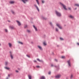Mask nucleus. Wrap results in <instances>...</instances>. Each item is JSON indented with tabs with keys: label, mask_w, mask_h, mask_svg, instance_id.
I'll use <instances>...</instances> for the list:
<instances>
[{
	"label": "nucleus",
	"mask_w": 79,
	"mask_h": 79,
	"mask_svg": "<svg viewBox=\"0 0 79 79\" xmlns=\"http://www.w3.org/2000/svg\"><path fill=\"white\" fill-rule=\"evenodd\" d=\"M5 69H7V70H9L10 69L9 67H5Z\"/></svg>",
	"instance_id": "ddd939ff"
},
{
	"label": "nucleus",
	"mask_w": 79,
	"mask_h": 79,
	"mask_svg": "<svg viewBox=\"0 0 79 79\" xmlns=\"http://www.w3.org/2000/svg\"><path fill=\"white\" fill-rule=\"evenodd\" d=\"M60 40H63V38H60Z\"/></svg>",
	"instance_id": "bb28decb"
},
{
	"label": "nucleus",
	"mask_w": 79,
	"mask_h": 79,
	"mask_svg": "<svg viewBox=\"0 0 79 79\" xmlns=\"http://www.w3.org/2000/svg\"><path fill=\"white\" fill-rule=\"evenodd\" d=\"M8 45L10 48H11V47H12V44L10 43H9L8 44Z\"/></svg>",
	"instance_id": "1a4fd4ad"
},
{
	"label": "nucleus",
	"mask_w": 79,
	"mask_h": 79,
	"mask_svg": "<svg viewBox=\"0 0 79 79\" xmlns=\"http://www.w3.org/2000/svg\"><path fill=\"white\" fill-rule=\"evenodd\" d=\"M61 58L63 59H64V58H65V57L64 56H61Z\"/></svg>",
	"instance_id": "a211bd4d"
},
{
	"label": "nucleus",
	"mask_w": 79,
	"mask_h": 79,
	"mask_svg": "<svg viewBox=\"0 0 79 79\" xmlns=\"http://www.w3.org/2000/svg\"><path fill=\"white\" fill-rule=\"evenodd\" d=\"M10 29H15V27H10Z\"/></svg>",
	"instance_id": "aec40b11"
},
{
	"label": "nucleus",
	"mask_w": 79,
	"mask_h": 79,
	"mask_svg": "<svg viewBox=\"0 0 79 79\" xmlns=\"http://www.w3.org/2000/svg\"><path fill=\"white\" fill-rule=\"evenodd\" d=\"M36 68H40V67H39V66H36Z\"/></svg>",
	"instance_id": "4c0bfd02"
},
{
	"label": "nucleus",
	"mask_w": 79,
	"mask_h": 79,
	"mask_svg": "<svg viewBox=\"0 0 79 79\" xmlns=\"http://www.w3.org/2000/svg\"><path fill=\"white\" fill-rule=\"evenodd\" d=\"M27 25H25L24 26V28H27Z\"/></svg>",
	"instance_id": "393cba45"
},
{
	"label": "nucleus",
	"mask_w": 79,
	"mask_h": 79,
	"mask_svg": "<svg viewBox=\"0 0 79 79\" xmlns=\"http://www.w3.org/2000/svg\"><path fill=\"white\" fill-rule=\"evenodd\" d=\"M15 72H16V73H18V70H16V71H15Z\"/></svg>",
	"instance_id": "c9c22d12"
},
{
	"label": "nucleus",
	"mask_w": 79,
	"mask_h": 79,
	"mask_svg": "<svg viewBox=\"0 0 79 79\" xmlns=\"http://www.w3.org/2000/svg\"><path fill=\"white\" fill-rule=\"evenodd\" d=\"M55 61H57V60L55 59Z\"/></svg>",
	"instance_id": "a19ab883"
},
{
	"label": "nucleus",
	"mask_w": 79,
	"mask_h": 79,
	"mask_svg": "<svg viewBox=\"0 0 79 79\" xmlns=\"http://www.w3.org/2000/svg\"><path fill=\"white\" fill-rule=\"evenodd\" d=\"M8 79V77H7L6 79Z\"/></svg>",
	"instance_id": "c03bdc74"
},
{
	"label": "nucleus",
	"mask_w": 79,
	"mask_h": 79,
	"mask_svg": "<svg viewBox=\"0 0 79 79\" xmlns=\"http://www.w3.org/2000/svg\"><path fill=\"white\" fill-rule=\"evenodd\" d=\"M56 26L60 28V29H62V27L60 26V25L59 24H57Z\"/></svg>",
	"instance_id": "423d86ee"
},
{
	"label": "nucleus",
	"mask_w": 79,
	"mask_h": 79,
	"mask_svg": "<svg viewBox=\"0 0 79 79\" xmlns=\"http://www.w3.org/2000/svg\"><path fill=\"white\" fill-rule=\"evenodd\" d=\"M43 44H44V45H47V44H46V42H44Z\"/></svg>",
	"instance_id": "4be33fe9"
},
{
	"label": "nucleus",
	"mask_w": 79,
	"mask_h": 79,
	"mask_svg": "<svg viewBox=\"0 0 79 79\" xmlns=\"http://www.w3.org/2000/svg\"><path fill=\"white\" fill-rule=\"evenodd\" d=\"M5 31L6 32H8V30H7L6 29H5Z\"/></svg>",
	"instance_id": "cd10ccee"
},
{
	"label": "nucleus",
	"mask_w": 79,
	"mask_h": 79,
	"mask_svg": "<svg viewBox=\"0 0 79 79\" xmlns=\"http://www.w3.org/2000/svg\"><path fill=\"white\" fill-rule=\"evenodd\" d=\"M34 62H35V63L37 62V61H36V60H34Z\"/></svg>",
	"instance_id": "58836bf2"
},
{
	"label": "nucleus",
	"mask_w": 79,
	"mask_h": 79,
	"mask_svg": "<svg viewBox=\"0 0 79 79\" xmlns=\"http://www.w3.org/2000/svg\"><path fill=\"white\" fill-rule=\"evenodd\" d=\"M60 77H61L60 75H57L55 77L56 79H59L60 78Z\"/></svg>",
	"instance_id": "20e7f679"
},
{
	"label": "nucleus",
	"mask_w": 79,
	"mask_h": 79,
	"mask_svg": "<svg viewBox=\"0 0 79 79\" xmlns=\"http://www.w3.org/2000/svg\"><path fill=\"white\" fill-rule=\"evenodd\" d=\"M16 21L18 24V26H21V23L18 21L17 20Z\"/></svg>",
	"instance_id": "0eeeda50"
},
{
	"label": "nucleus",
	"mask_w": 79,
	"mask_h": 79,
	"mask_svg": "<svg viewBox=\"0 0 79 79\" xmlns=\"http://www.w3.org/2000/svg\"><path fill=\"white\" fill-rule=\"evenodd\" d=\"M37 61H39L40 62L41 61V60H40L39 59H37Z\"/></svg>",
	"instance_id": "a878e982"
},
{
	"label": "nucleus",
	"mask_w": 79,
	"mask_h": 79,
	"mask_svg": "<svg viewBox=\"0 0 79 79\" xmlns=\"http://www.w3.org/2000/svg\"><path fill=\"white\" fill-rule=\"evenodd\" d=\"M8 62H6L5 63V65H7V64H8Z\"/></svg>",
	"instance_id": "b1692460"
},
{
	"label": "nucleus",
	"mask_w": 79,
	"mask_h": 79,
	"mask_svg": "<svg viewBox=\"0 0 79 79\" xmlns=\"http://www.w3.org/2000/svg\"><path fill=\"white\" fill-rule=\"evenodd\" d=\"M68 63V64L69 66L71 67V61L70 60H69L67 61Z\"/></svg>",
	"instance_id": "f03ea898"
},
{
	"label": "nucleus",
	"mask_w": 79,
	"mask_h": 79,
	"mask_svg": "<svg viewBox=\"0 0 79 79\" xmlns=\"http://www.w3.org/2000/svg\"><path fill=\"white\" fill-rule=\"evenodd\" d=\"M60 3L61 5L62 6H63L64 10H67V9L66 8V6H65V5H64L63 4H62V3Z\"/></svg>",
	"instance_id": "f257e3e1"
},
{
	"label": "nucleus",
	"mask_w": 79,
	"mask_h": 79,
	"mask_svg": "<svg viewBox=\"0 0 79 79\" xmlns=\"http://www.w3.org/2000/svg\"><path fill=\"white\" fill-rule=\"evenodd\" d=\"M33 27H34L35 31H37V28L35 27V26L33 25Z\"/></svg>",
	"instance_id": "9b49d317"
},
{
	"label": "nucleus",
	"mask_w": 79,
	"mask_h": 79,
	"mask_svg": "<svg viewBox=\"0 0 79 79\" xmlns=\"http://www.w3.org/2000/svg\"><path fill=\"white\" fill-rule=\"evenodd\" d=\"M77 44H78V45H79V43H77Z\"/></svg>",
	"instance_id": "ea45409f"
},
{
	"label": "nucleus",
	"mask_w": 79,
	"mask_h": 79,
	"mask_svg": "<svg viewBox=\"0 0 79 79\" xmlns=\"http://www.w3.org/2000/svg\"><path fill=\"white\" fill-rule=\"evenodd\" d=\"M32 77L31 76H30V79H32Z\"/></svg>",
	"instance_id": "f704fd0d"
},
{
	"label": "nucleus",
	"mask_w": 79,
	"mask_h": 79,
	"mask_svg": "<svg viewBox=\"0 0 79 79\" xmlns=\"http://www.w3.org/2000/svg\"><path fill=\"white\" fill-rule=\"evenodd\" d=\"M0 45H1V44H0Z\"/></svg>",
	"instance_id": "49530a36"
},
{
	"label": "nucleus",
	"mask_w": 79,
	"mask_h": 79,
	"mask_svg": "<svg viewBox=\"0 0 79 79\" xmlns=\"http://www.w3.org/2000/svg\"><path fill=\"white\" fill-rule=\"evenodd\" d=\"M75 6H78L79 7V4H75Z\"/></svg>",
	"instance_id": "6ab92c4d"
},
{
	"label": "nucleus",
	"mask_w": 79,
	"mask_h": 79,
	"mask_svg": "<svg viewBox=\"0 0 79 79\" xmlns=\"http://www.w3.org/2000/svg\"><path fill=\"white\" fill-rule=\"evenodd\" d=\"M69 10H71V8L70 7H69Z\"/></svg>",
	"instance_id": "2f4dec72"
},
{
	"label": "nucleus",
	"mask_w": 79,
	"mask_h": 79,
	"mask_svg": "<svg viewBox=\"0 0 79 79\" xmlns=\"http://www.w3.org/2000/svg\"><path fill=\"white\" fill-rule=\"evenodd\" d=\"M70 18H74V16H73L72 15H70L69 16Z\"/></svg>",
	"instance_id": "4468645a"
},
{
	"label": "nucleus",
	"mask_w": 79,
	"mask_h": 79,
	"mask_svg": "<svg viewBox=\"0 0 79 79\" xmlns=\"http://www.w3.org/2000/svg\"><path fill=\"white\" fill-rule=\"evenodd\" d=\"M56 12L57 15L58 16H61V15L60 13H59L58 12H57V11H56Z\"/></svg>",
	"instance_id": "7ed1b4c3"
},
{
	"label": "nucleus",
	"mask_w": 79,
	"mask_h": 79,
	"mask_svg": "<svg viewBox=\"0 0 79 79\" xmlns=\"http://www.w3.org/2000/svg\"><path fill=\"white\" fill-rule=\"evenodd\" d=\"M73 75L71 74L70 76V79H73Z\"/></svg>",
	"instance_id": "2eb2a0df"
},
{
	"label": "nucleus",
	"mask_w": 79,
	"mask_h": 79,
	"mask_svg": "<svg viewBox=\"0 0 79 79\" xmlns=\"http://www.w3.org/2000/svg\"><path fill=\"white\" fill-rule=\"evenodd\" d=\"M10 4H13V3H15V2L13 1H11L10 2Z\"/></svg>",
	"instance_id": "f8f14e48"
},
{
	"label": "nucleus",
	"mask_w": 79,
	"mask_h": 79,
	"mask_svg": "<svg viewBox=\"0 0 79 79\" xmlns=\"http://www.w3.org/2000/svg\"><path fill=\"white\" fill-rule=\"evenodd\" d=\"M56 31H58V29L56 28Z\"/></svg>",
	"instance_id": "c756f323"
},
{
	"label": "nucleus",
	"mask_w": 79,
	"mask_h": 79,
	"mask_svg": "<svg viewBox=\"0 0 79 79\" xmlns=\"http://www.w3.org/2000/svg\"><path fill=\"white\" fill-rule=\"evenodd\" d=\"M18 43H19V44H21V45H23V43L19 41L18 42Z\"/></svg>",
	"instance_id": "f3484780"
},
{
	"label": "nucleus",
	"mask_w": 79,
	"mask_h": 79,
	"mask_svg": "<svg viewBox=\"0 0 79 79\" xmlns=\"http://www.w3.org/2000/svg\"><path fill=\"white\" fill-rule=\"evenodd\" d=\"M51 74V72H49L48 74Z\"/></svg>",
	"instance_id": "473e14b6"
},
{
	"label": "nucleus",
	"mask_w": 79,
	"mask_h": 79,
	"mask_svg": "<svg viewBox=\"0 0 79 79\" xmlns=\"http://www.w3.org/2000/svg\"><path fill=\"white\" fill-rule=\"evenodd\" d=\"M37 47L40 49V50H42V47L40 46H38Z\"/></svg>",
	"instance_id": "39448f33"
},
{
	"label": "nucleus",
	"mask_w": 79,
	"mask_h": 79,
	"mask_svg": "<svg viewBox=\"0 0 79 79\" xmlns=\"http://www.w3.org/2000/svg\"><path fill=\"white\" fill-rule=\"evenodd\" d=\"M10 75H8V77H10Z\"/></svg>",
	"instance_id": "79ce46f5"
},
{
	"label": "nucleus",
	"mask_w": 79,
	"mask_h": 79,
	"mask_svg": "<svg viewBox=\"0 0 79 79\" xmlns=\"http://www.w3.org/2000/svg\"><path fill=\"white\" fill-rule=\"evenodd\" d=\"M10 56L11 59H13V56L12 55V54H11V52H10Z\"/></svg>",
	"instance_id": "9d476101"
},
{
	"label": "nucleus",
	"mask_w": 79,
	"mask_h": 79,
	"mask_svg": "<svg viewBox=\"0 0 79 79\" xmlns=\"http://www.w3.org/2000/svg\"><path fill=\"white\" fill-rule=\"evenodd\" d=\"M34 6H35V7L37 10H38V11H39V9L38 7H37V6L36 5H34Z\"/></svg>",
	"instance_id": "6e6552de"
},
{
	"label": "nucleus",
	"mask_w": 79,
	"mask_h": 79,
	"mask_svg": "<svg viewBox=\"0 0 79 79\" xmlns=\"http://www.w3.org/2000/svg\"><path fill=\"white\" fill-rule=\"evenodd\" d=\"M51 66H53V64H51Z\"/></svg>",
	"instance_id": "37998d69"
},
{
	"label": "nucleus",
	"mask_w": 79,
	"mask_h": 79,
	"mask_svg": "<svg viewBox=\"0 0 79 79\" xmlns=\"http://www.w3.org/2000/svg\"><path fill=\"white\" fill-rule=\"evenodd\" d=\"M36 2H37L38 5H39V1L38 0H35Z\"/></svg>",
	"instance_id": "dca6fc26"
},
{
	"label": "nucleus",
	"mask_w": 79,
	"mask_h": 79,
	"mask_svg": "<svg viewBox=\"0 0 79 79\" xmlns=\"http://www.w3.org/2000/svg\"><path fill=\"white\" fill-rule=\"evenodd\" d=\"M50 24H52V23H50Z\"/></svg>",
	"instance_id": "a18cd8bd"
},
{
	"label": "nucleus",
	"mask_w": 79,
	"mask_h": 79,
	"mask_svg": "<svg viewBox=\"0 0 79 79\" xmlns=\"http://www.w3.org/2000/svg\"><path fill=\"white\" fill-rule=\"evenodd\" d=\"M41 79H45V77L44 76H42L41 77Z\"/></svg>",
	"instance_id": "5701e85b"
},
{
	"label": "nucleus",
	"mask_w": 79,
	"mask_h": 79,
	"mask_svg": "<svg viewBox=\"0 0 79 79\" xmlns=\"http://www.w3.org/2000/svg\"><path fill=\"white\" fill-rule=\"evenodd\" d=\"M44 2H45L44 1H42V3H44Z\"/></svg>",
	"instance_id": "7c9ffc66"
},
{
	"label": "nucleus",
	"mask_w": 79,
	"mask_h": 79,
	"mask_svg": "<svg viewBox=\"0 0 79 79\" xmlns=\"http://www.w3.org/2000/svg\"><path fill=\"white\" fill-rule=\"evenodd\" d=\"M28 77H29V79H30V75H28Z\"/></svg>",
	"instance_id": "e433bc0d"
},
{
	"label": "nucleus",
	"mask_w": 79,
	"mask_h": 79,
	"mask_svg": "<svg viewBox=\"0 0 79 79\" xmlns=\"http://www.w3.org/2000/svg\"><path fill=\"white\" fill-rule=\"evenodd\" d=\"M11 12L12 13H13V14H14V13H15V12H14V11H12Z\"/></svg>",
	"instance_id": "c85d7f7f"
},
{
	"label": "nucleus",
	"mask_w": 79,
	"mask_h": 79,
	"mask_svg": "<svg viewBox=\"0 0 79 79\" xmlns=\"http://www.w3.org/2000/svg\"><path fill=\"white\" fill-rule=\"evenodd\" d=\"M27 32H28V33H29V32H30V30H29L27 29Z\"/></svg>",
	"instance_id": "412c9836"
},
{
	"label": "nucleus",
	"mask_w": 79,
	"mask_h": 79,
	"mask_svg": "<svg viewBox=\"0 0 79 79\" xmlns=\"http://www.w3.org/2000/svg\"><path fill=\"white\" fill-rule=\"evenodd\" d=\"M27 57H28V58H29L30 57L28 55H27Z\"/></svg>",
	"instance_id": "72a5a7b5"
}]
</instances>
